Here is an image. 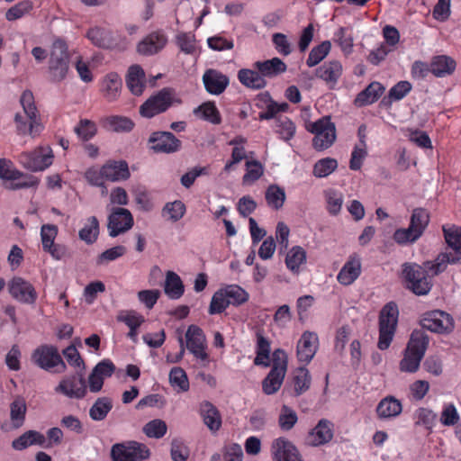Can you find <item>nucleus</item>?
Masks as SVG:
<instances>
[{"instance_id": "obj_48", "label": "nucleus", "mask_w": 461, "mask_h": 461, "mask_svg": "<svg viewBox=\"0 0 461 461\" xmlns=\"http://www.w3.org/2000/svg\"><path fill=\"white\" fill-rule=\"evenodd\" d=\"M296 127L294 123L285 116H280L275 121V131L280 139L285 141L290 140L295 134Z\"/></svg>"}, {"instance_id": "obj_22", "label": "nucleus", "mask_w": 461, "mask_h": 461, "mask_svg": "<svg viewBox=\"0 0 461 461\" xmlns=\"http://www.w3.org/2000/svg\"><path fill=\"white\" fill-rule=\"evenodd\" d=\"M333 438V424L331 421L322 419L309 432L306 441L311 446H321L330 441Z\"/></svg>"}, {"instance_id": "obj_63", "label": "nucleus", "mask_w": 461, "mask_h": 461, "mask_svg": "<svg viewBox=\"0 0 461 461\" xmlns=\"http://www.w3.org/2000/svg\"><path fill=\"white\" fill-rule=\"evenodd\" d=\"M176 43L180 50L185 54H194L196 52V41L193 33H178L176 35Z\"/></svg>"}, {"instance_id": "obj_62", "label": "nucleus", "mask_w": 461, "mask_h": 461, "mask_svg": "<svg viewBox=\"0 0 461 461\" xmlns=\"http://www.w3.org/2000/svg\"><path fill=\"white\" fill-rule=\"evenodd\" d=\"M33 7V3L31 0H23L9 8L5 14V18L8 21H15L22 18L28 14Z\"/></svg>"}, {"instance_id": "obj_57", "label": "nucleus", "mask_w": 461, "mask_h": 461, "mask_svg": "<svg viewBox=\"0 0 461 461\" xmlns=\"http://www.w3.org/2000/svg\"><path fill=\"white\" fill-rule=\"evenodd\" d=\"M338 167V161L332 158H325L318 160L313 166V175L321 178L330 176Z\"/></svg>"}, {"instance_id": "obj_20", "label": "nucleus", "mask_w": 461, "mask_h": 461, "mask_svg": "<svg viewBox=\"0 0 461 461\" xmlns=\"http://www.w3.org/2000/svg\"><path fill=\"white\" fill-rule=\"evenodd\" d=\"M55 392L70 399H82L86 394V385L83 377L75 376L63 378L55 387Z\"/></svg>"}, {"instance_id": "obj_46", "label": "nucleus", "mask_w": 461, "mask_h": 461, "mask_svg": "<svg viewBox=\"0 0 461 461\" xmlns=\"http://www.w3.org/2000/svg\"><path fill=\"white\" fill-rule=\"evenodd\" d=\"M194 113L200 118L210 122L212 124H220L221 114L213 102H206L197 107Z\"/></svg>"}, {"instance_id": "obj_60", "label": "nucleus", "mask_w": 461, "mask_h": 461, "mask_svg": "<svg viewBox=\"0 0 461 461\" xmlns=\"http://www.w3.org/2000/svg\"><path fill=\"white\" fill-rule=\"evenodd\" d=\"M74 131L80 140H88L96 134L97 128L94 122L87 119H81L75 127Z\"/></svg>"}, {"instance_id": "obj_44", "label": "nucleus", "mask_w": 461, "mask_h": 461, "mask_svg": "<svg viewBox=\"0 0 461 461\" xmlns=\"http://www.w3.org/2000/svg\"><path fill=\"white\" fill-rule=\"evenodd\" d=\"M306 261V251L300 246L293 247L286 255L285 264L288 269L298 273L300 267Z\"/></svg>"}, {"instance_id": "obj_35", "label": "nucleus", "mask_w": 461, "mask_h": 461, "mask_svg": "<svg viewBox=\"0 0 461 461\" xmlns=\"http://www.w3.org/2000/svg\"><path fill=\"white\" fill-rule=\"evenodd\" d=\"M456 67V61L449 56L440 55L433 58L430 63V71L437 77L451 75Z\"/></svg>"}, {"instance_id": "obj_19", "label": "nucleus", "mask_w": 461, "mask_h": 461, "mask_svg": "<svg viewBox=\"0 0 461 461\" xmlns=\"http://www.w3.org/2000/svg\"><path fill=\"white\" fill-rule=\"evenodd\" d=\"M361 258L357 254L350 255L337 275V281L348 286L352 285L361 275Z\"/></svg>"}, {"instance_id": "obj_32", "label": "nucleus", "mask_w": 461, "mask_h": 461, "mask_svg": "<svg viewBox=\"0 0 461 461\" xmlns=\"http://www.w3.org/2000/svg\"><path fill=\"white\" fill-rule=\"evenodd\" d=\"M384 87L379 82H372L361 91L355 99V104L358 107L366 106L376 102L384 92Z\"/></svg>"}, {"instance_id": "obj_7", "label": "nucleus", "mask_w": 461, "mask_h": 461, "mask_svg": "<svg viewBox=\"0 0 461 461\" xmlns=\"http://www.w3.org/2000/svg\"><path fill=\"white\" fill-rule=\"evenodd\" d=\"M31 360L33 365L45 371L57 368L56 372L60 373L66 369L57 347L53 345L43 344L37 347L32 353Z\"/></svg>"}, {"instance_id": "obj_50", "label": "nucleus", "mask_w": 461, "mask_h": 461, "mask_svg": "<svg viewBox=\"0 0 461 461\" xmlns=\"http://www.w3.org/2000/svg\"><path fill=\"white\" fill-rule=\"evenodd\" d=\"M57 60H70L68 44L60 38L53 41L49 52V62Z\"/></svg>"}, {"instance_id": "obj_61", "label": "nucleus", "mask_w": 461, "mask_h": 461, "mask_svg": "<svg viewBox=\"0 0 461 461\" xmlns=\"http://www.w3.org/2000/svg\"><path fill=\"white\" fill-rule=\"evenodd\" d=\"M298 420L296 412L290 407L284 405L281 409L278 424L282 430H290Z\"/></svg>"}, {"instance_id": "obj_29", "label": "nucleus", "mask_w": 461, "mask_h": 461, "mask_svg": "<svg viewBox=\"0 0 461 461\" xmlns=\"http://www.w3.org/2000/svg\"><path fill=\"white\" fill-rule=\"evenodd\" d=\"M126 85L134 95H142L146 86L145 72L139 65H132L129 68L126 76Z\"/></svg>"}, {"instance_id": "obj_37", "label": "nucleus", "mask_w": 461, "mask_h": 461, "mask_svg": "<svg viewBox=\"0 0 461 461\" xmlns=\"http://www.w3.org/2000/svg\"><path fill=\"white\" fill-rule=\"evenodd\" d=\"M260 99L263 100L266 104V110L259 113L258 119L259 120H275L277 118L276 117V114L280 112H285L288 109V104L286 103H281L278 104L272 100L270 95L268 93L261 94Z\"/></svg>"}, {"instance_id": "obj_54", "label": "nucleus", "mask_w": 461, "mask_h": 461, "mask_svg": "<svg viewBox=\"0 0 461 461\" xmlns=\"http://www.w3.org/2000/svg\"><path fill=\"white\" fill-rule=\"evenodd\" d=\"M143 433L150 438H161L167 431V423L160 419H154L146 423L142 429Z\"/></svg>"}, {"instance_id": "obj_12", "label": "nucleus", "mask_w": 461, "mask_h": 461, "mask_svg": "<svg viewBox=\"0 0 461 461\" xmlns=\"http://www.w3.org/2000/svg\"><path fill=\"white\" fill-rule=\"evenodd\" d=\"M134 221L131 212L125 208H113L108 216V231L110 237L115 238L133 226Z\"/></svg>"}, {"instance_id": "obj_64", "label": "nucleus", "mask_w": 461, "mask_h": 461, "mask_svg": "<svg viewBox=\"0 0 461 461\" xmlns=\"http://www.w3.org/2000/svg\"><path fill=\"white\" fill-rule=\"evenodd\" d=\"M117 321L125 323L129 328H139L144 321V317L135 311H122L117 315Z\"/></svg>"}, {"instance_id": "obj_31", "label": "nucleus", "mask_w": 461, "mask_h": 461, "mask_svg": "<svg viewBox=\"0 0 461 461\" xmlns=\"http://www.w3.org/2000/svg\"><path fill=\"white\" fill-rule=\"evenodd\" d=\"M164 293L171 300H178L183 296L185 285L181 277L176 272L171 270L166 272Z\"/></svg>"}, {"instance_id": "obj_1", "label": "nucleus", "mask_w": 461, "mask_h": 461, "mask_svg": "<svg viewBox=\"0 0 461 461\" xmlns=\"http://www.w3.org/2000/svg\"><path fill=\"white\" fill-rule=\"evenodd\" d=\"M458 258L447 254L438 255L435 260L427 261L423 266L416 263H405L402 265V276L407 282V286L415 294H427L431 287V278L442 273L448 264L457 263Z\"/></svg>"}, {"instance_id": "obj_14", "label": "nucleus", "mask_w": 461, "mask_h": 461, "mask_svg": "<svg viewBox=\"0 0 461 461\" xmlns=\"http://www.w3.org/2000/svg\"><path fill=\"white\" fill-rule=\"evenodd\" d=\"M319 348V338L315 332L304 331L296 344V357L303 366L308 365Z\"/></svg>"}, {"instance_id": "obj_53", "label": "nucleus", "mask_w": 461, "mask_h": 461, "mask_svg": "<svg viewBox=\"0 0 461 461\" xmlns=\"http://www.w3.org/2000/svg\"><path fill=\"white\" fill-rule=\"evenodd\" d=\"M429 223V214L427 210L423 208H415L412 211L410 225L416 230L419 234L423 235L425 230Z\"/></svg>"}, {"instance_id": "obj_13", "label": "nucleus", "mask_w": 461, "mask_h": 461, "mask_svg": "<svg viewBox=\"0 0 461 461\" xmlns=\"http://www.w3.org/2000/svg\"><path fill=\"white\" fill-rule=\"evenodd\" d=\"M186 348L194 357L204 365L209 361L206 352V339L203 330L195 325L188 327L185 333Z\"/></svg>"}, {"instance_id": "obj_42", "label": "nucleus", "mask_w": 461, "mask_h": 461, "mask_svg": "<svg viewBox=\"0 0 461 461\" xmlns=\"http://www.w3.org/2000/svg\"><path fill=\"white\" fill-rule=\"evenodd\" d=\"M334 41L340 47L344 55L348 56L353 51L354 39L351 29L340 27L334 33Z\"/></svg>"}, {"instance_id": "obj_28", "label": "nucleus", "mask_w": 461, "mask_h": 461, "mask_svg": "<svg viewBox=\"0 0 461 461\" xmlns=\"http://www.w3.org/2000/svg\"><path fill=\"white\" fill-rule=\"evenodd\" d=\"M402 411V404L393 396L383 398L376 406V414L383 420H391L398 417Z\"/></svg>"}, {"instance_id": "obj_30", "label": "nucleus", "mask_w": 461, "mask_h": 461, "mask_svg": "<svg viewBox=\"0 0 461 461\" xmlns=\"http://www.w3.org/2000/svg\"><path fill=\"white\" fill-rule=\"evenodd\" d=\"M253 67L259 70L265 79L266 77H276L287 69L286 64L276 57L264 61H257L253 64Z\"/></svg>"}, {"instance_id": "obj_17", "label": "nucleus", "mask_w": 461, "mask_h": 461, "mask_svg": "<svg viewBox=\"0 0 461 461\" xmlns=\"http://www.w3.org/2000/svg\"><path fill=\"white\" fill-rule=\"evenodd\" d=\"M9 293L17 301L32 304L37 299V293L33 285L22 277H14L8 285Z\"/></svg>"}, {"instance_id": "obj_15", "label": "nucleus", "mask_w": 461, "mask_h": 461, "mask_svg": "<svg viewBox=\"0 0 461 461\" xmlns=\"http://www.w3.org/2000/svg\"><path fill=\"white\" fill-rule=\"evenodd\" d=\"M422 328L433 332L450 331L453 328L452 317L442 311H432L423 315L420 320Z\"/></svg>"}, {"instance_id": "obj_56", "label": "nucleus", "mask_w": 461, "mask_h": 461, "mask_svg": "<svg viewBox=\"0 0 461 461\" xmlns=\"http://www.w3.org/2000/svg\"><path fill=\"white\" fill-rule=\"evenodd\" d=\"M48 68L50 80L56 83L61 82L67 77L68 73L69 60L49 62Z\"/></svg>"}, {"instance_id": "obj_27", "label": "nucleus", "mask_w": 461, "mask_h": 461, "mask_svg": "<svg viewBox=\"0 0 461 461\" xmlns=\"http://www.w3.org/2000/svg\"><path fill=\"white\" fill-rule=\"evenodd\" d=\"M104 179L112 182L127 180L131 174L126 161H110L102 167Z\"/></svg>"}, {"instance_id": "obj_39", "label": "nucleus", "mask_w": 461, "mask_h": 461, "mask_svg": "<svg viewBox=\"0 0 461 461\" xmlns=\"http://www.w3.org/2000/svg\"><path fill=\"white\" fill-rule=\"evenodd\" d=\"M168 376L169 384L176 393H185L189 390V379L182 367H173Z\"/></svg>"}, {"instance_id": "obj_11", "label": "nucleus", "mask_w": 461, "mask_h": 461, "mask_svg": "<svg viewBox=\"0 0 461 461\" xmlns=\"http://www.w3.org/2000/svg\"><path fill=\"white\" fill-rule=\"evenodd\" d=\"M20 161L31 171H42L52 164L53 153L49 146L39 147L33 151L21 154Z\"/></svg>"}, {"instance_id": "obj_45", "label": "nucleus", "mask_w": 461, "mask_h": 461, "mask_svg": "<svg viewBox=\"0 0 461 461\" xmlns=\"http://www.w3.org/2000/svg\"><path fill=\"white\" fill-rule=\"evenodd\" d=\"M265 197L269 207L279 210L283 207L286 196L284 188L277 185H271L267 187Z\"/></svg>"}, {"instance_id": "obj_36", "label": "nucleus", "mask_w": 461, "mask_h": 461, "mask_svg": "<svg viewBox=\"0 0 461 461\" xmlns=\"http://www.w3.org/2000/svg\"><path fill=\"white\" fill-rule=\"evenodd\" d=\"M26 412L25 400L17 396L10 404V420L14 429H19L24 424Z\"/></svg>"}, {"instance_id": "obj_41", "label": "nucleus", "mask_w": 461, "mask_h": 461, "mask_svg": "<svg viewBox=\"0 0 461 461\" xmlns=\"http://www.w3.org/2000/svg\"><path fill=\"white\" fill-rule=\"evenodd\" d=\"M113 409V402L109 397L98 398L89 410V416L95 421L104 420Z\"/></svg>"}, {"instance_id": "obj_5", "label": "nucleus", "mask_w": 461, "mask_h": 461, "mask_svg": "<svg viewBox=\"0 0 461 461\" xmlns=\"http://www.w3.org/2000/svg\"><path fill=\"white\" fill-rule=\"evenodd\" d=\"M399 317V310L395 303H386L379 315V338L377 348L380 350L387 349L394 337Z\"/></svg>"}, {"instance_id": "obj_2", "label": "nucleus", "mask_w": 461, "mask_h": 461, "mask_svg": "<svg viewBox=\"0 0 461 461\" xmlns=\"http://www.w3.org/2000/svg\"><path fill=\"white\" fill-rule=\"evenodd\" d=\"M20 104L23 107V113H16L14 118L17 135H29L32 138L38 137L44 127L41 122L40 113L32 91L25 90L23 92L20 97Z\"/></svg>"}, {"instance_id": "obj_9", "label": "nucleus", "mask_w": 461, "mask_h": 461, "mask_svg": "<svg viewBox=\"0 0 461 461\" xmlns=\"http://www.w3.org/2000/svg\"><path fill=\"white\" fill-rule=\"evenodd\" d=\"M314 134L312 145L317 150L330 148L336 140V128L330 118L322 117L307 127Z\"/></svg>"}, {"instance_id": "obj_8", "label": "nucleus", "mask_w": 461, "mask_h": 461, "mask_svg": "<svg viewBox=\"0 0 461 461\" xmlns=\"http://www.w3.org/2000/svg\"><path fill=\"white\" fill-rule=\"evenodd\" d=\"M149 456V447L145 444L137 441L117 443L111 449V456L113 461H144Z\"/></svg>"}, {"instance_id": "obj_24", "label": "nucleus", "mask_w": 461, "mask_h": 461, "mask_svg": "<svg viewBox=\"0 0 461 461\" xmlns=\"http://www.w3.org/2000/svg\"><path fill=\"white\" fill-rule=\"evenodd\" d=\"M122 87V78L116 72L106 74L100 82V91L108 102H114L118 99Z\"/></svg>"}, {"instance_id": "obj_33", "label": "nucleus", "mask_w": 461, "mask_h": 461, "mask_svg": "<svg viewBox=\"0 0 461 461\" xmlns=\"http://www.w3.org/2000/svg\"><path fill=\"white\" fill-rule=\"evenodd\" d=\"M238 78L243 86L251 89H262L267 84L259 70L254 67L252 69L242 68L239 70Z\"/></svg>"}, {"instance_id": "obj_10", "label": "nucleus", "mask_w": 461, "mask_h": 461, "mask_svg": "<svg viewBox=\"0 0 461 461\" xmlns=\"http://www.w3.org/2000/svg\"><path fill=\"white\" fill-rule=\"evenodd\" d=\"M175 102L179 101L175 98L173 91L165 88L149 97L140 107V113L143 117L151 118L167 110Z\"/></svg>"}, {"instance_id": "obj_16", "label": "nucleus", "mask_w": 461, "mask_h": 461, "mask_svg": "<svg viewBox=\"0 0 461 461\" xmlns=\"http://www.w3.org/2000/svg\"><path fill=\"white\" fill-rule=\"evenodd\" d=\"M270 451L273 461H303L294 443L283 437L273 440Z\"/></svg>"}, {"instance_id": "obj_38", "label": "nucleus", "mask_w": 461, "mask_h": 461, "mask_svg": "<svg viewBox=\"0 0 461 461\" xmlns=\"http://www.w3.org/2000/svg\"><path fill=\"white\" fill-rule=\"evenodd\" d=\"M443 231L446 242L455 251V255L451 252L447 254L458 258V262L461 259V228L454 225L449 227L444 226Z\"/></svg>"}, {"instance_id": "obj_47", "label": "nucleus", "mask_w": 461, "mask_h": 461, "mask_svg": "<svg viewBox=\"0 0 461 461\" xmlns=\"http://www.w3.org/2000/svg\"><path fill=\"white\" fill-rule=\"evenodd\" d=\"M257 356L254 359V364L257 366H269V356H270V343L262 335H257Z\"/></svg>"}, {"instance_id": "obj_25", "label": "nucleus", "mask_w": 461, "mask_h": 461, "mask_svg": "<svg viewBox=\"0 0 461 461\" xmlns=\"http://www.w3.org/2000/svg\"><path fill=\"white\" fill-rule=\"evenodd\" d=\"M199 413L204 425L212 433H216L221 427V416L218 409L210 402L203 401L199 405Z\"/></svg>"}, {"instance_id": "obj_58", "label": "nucleus", "mask_w": 461, "mask_h": 461, "mask_svg": "<svg viewBox=\"0 0 461 461\" xmlns=\"http://www.w3.org/2000/svg\"><path fill=\"white\" fill-rule=\"evenodd\" d=\"M327 210L332 215H337L343 204V194L334 189H329L325 192Z\"/></svg>"}, {"instance_id": "obj_21", "label": "nucleus", "mask_w": 461, "mask_h": 461, "mask_svg": "<svg viewBox=\"0 0 461 461\" xmlns=\"http://www.w3.org/2000/svg\"><path fill=\"white\" fill-rule=\"evenodd\" d=\"M343 74V66L339 60L324 62L315 70V76L324 81L330 89L335 88Z\"/></svg>"}, {"instance_id": "obj_18", "label": "nucleus", "mask_w": 461, "mask_h": 461, "mask_svg": "<svg viewBox=\"0 0 461 461\" xmlns=\"http://www.w3.org/2000/svg\"><path fill=\"white\" fill-rule=\"evenodd\" d=\"M151 149L159 153H174L180 149L181 141L169 131H156L149 137Z\"/></svg>"}, {"instance_id": "obj_6", "label": "nucleus", "mask_w": 461, "mask_h": 461, "mask_svg": "<svg viewBox=\"0 0 461 461\" xmlns=\"http://www.w3.org/2000/svg\"><path fill=\"white\" fill-rule=\"evenodd\" d=\"M287 355L282 349H276L273 353V366L262 382L263 392L271 395L276 393L281 387L287 370Z\"/></svg>"}, {"instance_id": "obj_49", "label": "nucleus", "mask_w": 461, "mask_h": 461, "mask_svg": "<svg viewBox=\"0 0 461 461\" xmlns=\"http://www.w3.org/2000/svg\"><path fill=\"white\" fill-rule=\"evenodd\" d=\"M421 237L410 224L407 228H399L393 234V240L401 246L415 243Z\"/></svg>"}, {"instance_id": "obj_34", "label": "nucleus", "mask_w": 461, "mask_h": 461, "mask_svg": "<svg viewBox=\"0 0 461 461\" xmlns=\"http://www.w3.org/2000/svg\"><path fill=\"white\" fill-rule=\"evenodd\" d=\"M46 443L45 436L36 430H27L12 442V447L22 451L31 446H44Z\"/></svg>"}, {"instance_id": "obj_40", "label": "nucleus", "mask_w": 461, "mask_h": 461, "mask_svg": "<svg viewBox=\"0 0 461 461\" xmlns=\"http://www.w3.org/2000/svg\"><path fill=\"white\" fill-rule=\"evenodd\" d=\"M113 32L101 27L91 28L87 33V39L95 46L104 49H111Z\"/></svg>"}, {"instance_id": "obj_3", "label": "nucleus", "mask_w": 461, "mask_h": 461, "mask_svg": "<svg viewBox=\"0 0 461 461\" xmlns=\"http://www.w3.org/2000/svg\"><path fill=\"white\" fill-rule=\"evenodd\" d=\"M249 298V293L240 285H228L213 294L209 306V313H221L229 305H241L248 302Z\"/></svg>"}, {"instance_id": "obj_59", "label": "nucleus", "mask_w": 461, "mask_h": 461, "mask_svg": "<svg viewBox=\"0 0 461 461\" xmlns=\"http://www.w3.org/2000/svg\"><path fill=\"white\" fill-rule=\"evenodd\" d=\"M247 172L243 176L242 182L244 185H250L259 179L263 173L264 167L262 164L257 160L246 162Z\"/></svg>"}, {"instance_id": "obj_51", "label": "nucleus", "mask_w": 461, "mask_h": 461, "mask_svg": "<svg viewBox=\"0 0 461 461\" xmlns=\"http://www.w3.org/2000/svg\"><path fill=\"white\" fill-rule=\"evenodd\" d=\"M99 234V222L95 216L87 219L86 225L79 230V238L87 244L94 243Z\"/></svg>"}, {"instance_id": "obj_43", "label": "nucleus", "mask_w": 461, "mask_h": 461, "mask_svg": "<svg viewBox=\"0 0 461 461\" xmlns=\"http://www.w3.org/2000/svg\"><path fill=\"white\" fill-rule=\"evenodd\" d=\"M311 375L307 368L300 366L294 372V391L295 395H301L305 393L311 385Z\"/></svg>"}, {"instance_id": "obj_26", "label": "nucleus", "mask_w": 461, "mask_h": 461, "mask_svg": "<svg viewBox=\"0 0 461 461\" xmlns=\"http://www.w3.org/2000/svg\"><path fill=\"white\" fill-rule=\"evenodd\" d=\"M166 43L167 38L163 33L153 32L138 43L137 51L145 56L154 55L161 50Z\"/></svg>"}, {"instance_id": "obj_52", "label": "nucleus", "mask_w": 461, "mask_h": 461, "mask_svg": "<svg viewBox=\"0 0 461 461\" xmlns=\"http://www.w3.org/2000/svg\"><path fill=\"white\" fill-rule=\"evenodd\" d=\"M331 49L330 41H324L312 49L306 59V65L312 68L322 61L330 53Z\"/></svg>"}, {"instance_id": "obj_4", "label": "nucleus", "mask_w": 461, "mask_h": 461, "mask_svg": "<svg viewBox=\"0 0 461 461\" xmlns=\"http://www.w3.org/2000/svg\"><path fill=\"white\" fill-rule=\"evenodd\" d=\"M428 343V337L423 332L413 331L411 333L404 357L400 362L401 371L414 373L418 370Z\"/></svg>"}, {"instance_id": "obj_55", "label": "nucleus", "mask_w": 461, "mask_h": 461, "mask_svg": "<svg viewBox=\"0 0 461 461\" xmlns=\"http://www.w3.org/2000/svg\"><path fill=\"white\" fill-rule=\"evenodd\" d=\"M186 211L185 205L183 202L176 200L166 203L163 208V216L171 221H177L183 218Z\"/></svg>"}, {"instance_id": "obj_23", "label": "nucleus", "mask_w": 461, "mask_h": 461, "mask_svg": "<svg viewBox=\"0 0 461 461\" xmlns=\"http://www.w3.org/2000/svg\"><path fill=\"white\" fill-rule=\"evenodd\" d=\"M206 91L211 95H219L229 86V77L216 69H207L203 76Z\"/></svg>"}]
</instances>
